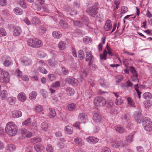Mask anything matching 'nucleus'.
<instances>
[{"instance_id":"obj_59","label":"nucleus","mask_w":152,"mask_h":152,"mask_svg":"<svg viewBox=\"0 0 152 152\" xmlns=\"http://www.w3.org/2000/svg\"><path fill=\"white\" fill-rule=\"evenodd\" d=\"M123 79V77L122 75H119L116 78V81L117 83L120 82Z\"/></svg>"},{"instance_id":"obj_60","label":"nucleus","mask_w":152,"mask_h":152,"mask_svg":"<svg viewBox=\"0 0 152 152\" xmlns=\"http://www.w3.org/2000/svg\"><path fill=\"white\" fill-rule=\"evenodd\" d=\"M128 61V60L126 59H124L123 60V63L125 67L126 68L128 67V64H129Z\"/></svg>"},{"instance_id":"obj_17","label":"nucleus","mask_w":152,"mask_h":152,"mask_svg":"<svg viewBox=\"0 0 152 152\" xmlns=\"http://www.w3.org/2000/svg\"><path fill=\"white\" fill-rule=\"evenodd\" d=\"M66 81L68 83L75 86L77 85V80L74 78H69L66 79Z\"/></svg>"},{"instance_id":"obj_44","label":"nucleus","mask_w":152,"mask_h":152,"mask_svg":"<svg viewBox=\"0 0 152 152\" xmlns=\"http://www.w3.org/2000/svg\"><path fill=\"white\" fill-rule=\"evenodd\" d=\"M31 118H29L23 121V124L26 126H28L31 124Z\"/></svg>"},{"instance_id":"obj_51","label":"nucleus","mask_w":152,"mask_h":152,"mask_svg":"<svg viewBox=\"0 0 152 152\" xmlns=\"http://www.w3.org/2000/svg\"><path fill=\"white\" fill-rule=\"evenodd\" d=\"M48 78L50 81H52L55 79V77L54 74H50L48 75Z\"/></svg>"},{"instance_id":"obj_42","label":"nucleus","mask_w":152,"mask_h":152,"mask_svg":"<svg viewBox=\"0 0 152 152\" xmlns=\"http://www.w3.org/2000/svg\"><path fill=\"white\" fill-rule=\"evenodd\" d=\"M111 142L112 145L113 147L118 148L120 145V144L118 142L115 140H114Z\"/></svg>"},{"instance_id":"obj_30","label":"nucleus","mask_w":152,"mask_h":152,"mask_svg":"<svg viewBox=\"0 0 152 152\" xmlns=\"http://www.w3.org/2000/svg\"><path fill=\"white\" fill-rule=\"evenodd\" d=\"M7 91L5 90H3L0 92V97L1 98L4 100L7 97Z\"/></svg>"},{"instance_id":"obj_47","label":"nucleus","mask_w":152,"mask_h":152,"mask_svg":"<svg viewBox=\"0 0 152 152\" xmlns=\"http://www.w3.org/2000/svg\"><path fill=\"white\" fill-rule=\"evenodd\" d=\"M121 14H123L125 13L126 12L128 11V8L127 7L123 6H122L121 8Z\"/></svg>"},{"instance_id":"obj_38","label":"nucleus","mask_w":152,"mask_h":152,"mask_svg":"<svg viewBox=\"0 0 152 152\" xmlns=\"http://www.w3.org/2000/svg\"><path fill=\"white\" fill-rule=\"evenodd\" d=\"M48 124L46 121L44 122L41 124V127L44 130H47L48 129Z\"/></svg>"},{"instance_id":"obj_54","label":"nucleus","mask_w":152,"mask_h":152,"mask_svg":"<svg viewBox=\"0 0 152 152\" xmlns=\"http://www.w3.org/2000/svg\"><path fill=\"white\" fill-rule=\"evenodd\" d=\"M46 150L48 152H53V149L52 145H48L47 146Z\"/></svg>"},{"instance_id":"obj_12","label":"nucleus","mask_w":152,"mask_h":152,"mask_svg":"<svg viewBox=\"0 0 152 152\" xmlns=\"http://www.w3.org/2000/svg\"><path fill=\"white\" fill-rule=\"evenodd\" d=\"M86 140L91 144H94L98 142L99 139L94 137L90 136L86 139Z\"/></svg>"},{"instance_id":"obj_25","label":"nucleus","mask_w":152,"mask_h":152,"mask_svg":"<svg viewBox=\"0 0 152 152\" xmlns=\"http://www.w3.org/2000/svg\"><path fill=\"white\" fill-rule=\"evenodd\" d=\"M74 142L75 144L79 146H82L83 144L82 139L80 138L77 137L75 138Z\"/></svg>"},{"instance_id":"obj_16","label":"nucleus","mask_w":152,"mask_h":152,"mask_svg":"<svg viewBox=\"0 0 152 152\" xmlns=\"http://www.w3.org/2000/svg\"><path fill=\"white\" fill-rule=\"evenodd\" d=\"M31 22L33 25L34 26H37L41 23L40 19L37 17L32 18L31 19Z\"/></svg>"},{"instance_id":"obj_14","label":"nucleus","mask_w":152,"mask_h":152,"mask_svg":"<svg viewBox=\"0 0 152 152\" xmlns=\"http://www.w3.org/2000/svg\"><path fill=\"white\" fill-rule=\"evenodd\" d=\"M47 111L48 113V115L50 118H53L55 117L56 115V111L53 108H49L48 110Z\"/></svg>"},{"instance_id":"obj_53","label":"nucleus","mask_w":152,"mask_h":152,"mask_svg":"<svg viewBox=\"0 0 152 152\" xmlns=\"http://www.w3.org/2000/svg\"><path fill=\"white\" fill-rule=\"evenodd\" d=\"M133 137V135L131 134L129 135L127 138V142L131 143L132 141V139Z\"/></svg>"},{"instance_id":"obj_48","label":"nucleus","mask_w":152,"mask_h":152,"mask_svg":"<svg viewBox=\"0 0 152 152\" xmlns=\"http://www.w3.org/2000/svg\"><path fill=\"white\" fill-rule=\"evenodd\" d=\"M15 74L18 77L20 78L22 75V72L19 69H17L15 72Z\"/></svg>"},{"instance_id":"obj_5","label":"nucleus","mask_w":152,"mask_h":152,"mask_svg":"<svg viewBox=\"0 0 152 152\" xmlns=\"http://www.w3.org/2000/svg\"><path fill=\"white\" fill-rule=\"evenodd\" d=\"M142 124L144 129L146 131L150 132L152 130V122L149 118L146 117L144 118Z\"/></svg>"},{"instance_id":"obj_35","label":"nucleus","mask_w":152,"mask_h":152,"mask_svg":"<svg viewBox=\"0 0 152 152\" xmlns=\"http://www.w3.org/2000/svg\"><path fill=\"white\" fill-rule=\"evenodd\" d=\"M37 95V93L35 91H33L29 94V98L31 100L35 99Z\"/></svg>"},{"instance_id":"obj_58","label":"nucleus","mask_w":152,"mask_h":152,"mask_svg":"<svg viewBox=\"0 0 152 152\" xmlns=\"http://www.w3.org/2000/svg\"><path fill=\"white\" fill-rule=\"evenodd\" d=\"M7 3V0H0V5L1 6H5Z\"/></svg>"},{"instance_id":"obj_32","label":"nucleus","mask_w":152,"mask_h":152,"mask_svg":"<svg viewBox=\"0 0 152 152\" xmlns=\"http://www.w3.org/2000/svg\"><path fill=\"white\" fill-rule=\"evenodd\" d=\"M73 23L75 26L78 27H82L83 26V23L78 20H73Z\"/></svg>"},{"instance_id":"obj_46","label":"nucleus","mask_w":152,"mask_h":152,"mask_svg":"<svg viewBox=\"0 0 152 152\" xmlns=\"http://www.w3.org/2000/svg\"><path fill=\"white\" fill-rule=\"evenodd\" d=\"M60 25L64 28H65L67 27V24L65 22L62 20H61L59 22Z\"/></svg>"},{"instance_id":"obj_22","label":"nucleus","mask_w":152,"mask_h":152,"mask_svg":"<svg viewBox=\"0 0 152 152\" xmlns=\"http://www.w3.org/2000/svg\"><path fill=\"white\" fill-rule=\"evenodd\" d=\"M18 99L22 102H24L26 99L25 94L23 93H20L18 96Z\"/></svg>"},{"instance_id":"obj_52","label":"nucleus","mask_w":152,"mask_h":152,"mask_svg":"<svg viewBox=\"0 0 152 152\" xmlns=\"http://www.w3.org/2000/svg\"><path fill=\"white\" fill-rule=\"evenodd\" d=\"M0 34L2 36H6L7 34L5 30L3 28H0Z\"/></svg>"},{"instance_id":"obj_15","label":"nucleus","mask_w":152,"mask_h":152,"mask_svg":"<svg viewBox=\"0 0 152 152\" xmlns=\"http://www.w3.org/2000/svg\"><path fill=\"white\" fill-rule=\"evenodd\" d=\"M112 26V24L110 20H108L105 23L104 26V29L106 31H108L110 30Z\"/></svg>"},{"instance_id":"obj_29","label":"nucleus","mask_w":152,"mask_h":152,"mask_svg":"<svg viewBox=\"0 0 152 152\" xmlns=\"http://www.w3.org/2000/svg\"><path fill=\"white\" fill-rule=\"evenodd\" d=\"M115 128L116 131L120 133H122L124 132L125 129L120 126H116Z\"/></svg>"},{"instance_id":"obj_11","label":"nucleus","mask_w":152,"mask_h":152,"mask_svg":"<svg viewBox=\"0 0 152 152\" xmlns=\"http://www.w3.org/2000/svg\"><path fill=\"white\" fill-rule=\"evenodd\" d=\"M20 60L21 62L25 66L29 65L32 64L31 59L26 56L23 57Z\"/></svg>"},{"instance_id":"obj_63","label":"nucleus","mask_w":152,"mask_h":152,"mask_svg":"<svg viewBox=\"0 0 152 152\" xmlns=\"http://www.w3.org/2000/svg\"><path fill=\"white\" fill-rule=\"evenodd\" d=\"M137 152H144V150L143 148L141 146H137Z\"/></svg>"},{"instance_id":"obj_34","label":"nucleus","mask_w":152,"mask_h":152,"mask_svg":"<svg viewBox=\"0 0 152 152\" xmlns=\"http://www.w3.org/2000/svg\"><path fill=\"white\" fill-rule=\"evenodd\" d=\"M142 97L145 99H151L152 98V95L151 93L149 92L144 93L142 96Z\"/></svg>"},{"instance_id":"obj_62","label":"nucleus","mask_w":152,"mask_h":152,"mask_svg":"<svg viewBox=\"0 0 152 152\" xmlns=\"http://www.w3.org/2000/svg\"><path fill=\"white\" fill-rule=\"evenodd\" d=\"M39 31L41 34H43L45 33L46 31V28L45 27H42L39 28Z\"/></svg>"},{"instance_id":"obj_8","label":"nucleus","mask_w":152,"mask_h":152,"mask_svg":"<svg viewBox=\"0 0 152 152\" xmlns=\"http://www.w3.org/2000/svg\"><path fill=\"white\" fill-rule=\"evenodd\" d=\"M130 71L132 75L131 76V79L134 82H137L139 83V80L138 78V74L136 71L133 66H131L130 67Z\"/></svg>"},{"instance_id":"obj_41","label":"nucleus","mask_w":152,"mask_h":152,"mask_svg":"<svg viewBox=\"0 0 152 152\" xmlns=\"http://www.w3.org/2000/svg\"><path fill=\"white\" fill-rule=\"evenodd\" d=\"M127 100L128 102V104L130 106L134 107V105L135 104L134 102H133L132 99L130 97H127Z\"/></svg>"},{"instance_id":"obj_28","label":"nucleus","mask_w":152,"mask_h":152,"mask_svg":"<svg viewBox=\"0 0 152 152\" xmlns=\"http://www.w3.org/2000/svg\"><path fill=\"white\" fill-rule=\"evenodd\" d=\"M34 148L37 152H40L42 151L44 148V147L43 145H35Z\"/></svg>"},{"instance_id":"obj_27","label":"nucleus","mask_w":152,"mask_h":152,"mask_svg":"<svg viewBox=\"0 0 152 152\" xmlns=\"http://www.w3.org/2000/svg\"><path fill=\"white\" fill-rule=\"evenodd\" d=\"M15 146L14 145L9 144L6 147V149L8 151L12 152L15 150Z\"/></svg>"},{"instance_id":"obj_55","label":"nucleus","mask_w":152,"mask_h":152,"mask_svg":"<svg viewBox=\"0 0 152 152\" xmlns=\"http://www.w3.org/2000/svg\"><path fill=\"white\" fill-rule=\"evenodd\" d=\"M61 68L62 70L63 73L64 75H66L69 73L68 70L64 66H62Z\"/></svg>"},{"instance_id":"obj_31","label":"nucleus","mask_w":152,"mask_h":152,"mask_svg":"<svg viewBox=\"0 0 152 152\" xmlns=\"http://www.w3.org/2000/svg\"><path fill=\"white\" fill-rule=\"evenodd\" d=\"M14 12L17 15H20L23 13L22 9L19 7H16L14 9Z\"/></svg>"},{"instance_id":"obj_4","label":"nucleus","mask_w":152,"mask_h":152,"mask_svg":"<svg viewBox=\"0 0 152 152\" xmlns=\"http://www.w3.org/2000/svg\"><path fill=\"white\" fill-rule=\"evenodd\" d=\"M99 4L98 3H94L92 7L88 8L86 11L89 15L94 17L98 13V10L99 7Z\"/></svg>"},{"instance_id":"obj_2","label":"nucleus","mask_w":152,"mask_h":152,"mask_svg":"<svg viewBox=\"0 0 152 152\" xmlns=\"http://www.w3.org/2000/svg\"><path fill=\"white\" fill-rule=\"evenodd\" d=\"M27 43L29 46L35 48H39L41 47L43 45L42 41L37 39H29L27 40Z\"/></svg>"},{"instance_id":"obj_24","label":"nucleus","mask_w":152,"mask_h":152,"mask_svg":"<svg viewBox=\"0 0 152 152\" xmlns=\"http://www.w3.org/2000/svg\"><path fill=\"white\" fill-rule=\"evenodd\" d=\"M65 130L66 133L71 134L73 132V128L69 126H67L65 127Z\"/></svg>"},{"instance_id":"obj_18","label":"nucleus","mask_w":152,"mask_h":152,"mask_svg":"<svg viewBox=\"0 0 152 152\" xmlns=\"http://www.w3.org/2000/svg\"><path fill=\"white\" fill-rule=\"evenodd\" d=\"M22 32V30L21 28L17 26L14 30L13 34L15 36H17L20 35Z\"/></svg>"},{"instance_id":"obj_45","label":"nucleus","mask_w":152,"mask_h":152,"mask_svg":"<svg viewBox=\"0 0 152 152\" xmlns=\"http://www.w3.org/2000/svg\"><path fill=\"white\" fill-rule=\"evenodd\" d=\"M83 40L85 43H89L91 42L92 40L88 36H86L84 37Z\"/></svg>"},{"instance_id":"obj_19","label":"nucleus","mask_w":152,"mask_h":152,"mask_svg":"<svg viewBox=\"0 0 152 152\" xmlns=\"http://www.w3.org/2000/svg\"><path fill=\"white\" fill-rule=\"evenodd\" d=\"M141 114V113L140 111L136 112L134 114V118L138 123H140V121H141L142 119Z\"/></svg>"},{"instance_id":"obj_50","label":"nucleus","mask_w":152,"mask_h":152,"mask_svg":"<svg viewBox=\"0 0 152 152\" xmlns=\"http://www.w3.org/2000/svg\"><path fill=\"white\" fill-rule=\"evenodd\" d=\"M19 4L23 8L25 9L26 7V5L24 0H20Z\"/></svg>"},{"instance_id":"obj_1","label":"nucleus","mask_w":152,"mask_h":152,"mask_svg":"<svg viewBox=\"0 0 152 152\" xmlns=\"http://www.w3.org/2000/svg\"><path fill=\"white\" fill-rule=\"evenodd\" d=\"M5 131L6 133L9 136H14L17 133L18 128L14 123L12 122H10L7 124Z\"/></svg>"},{"instance_id":"obj_10","label":"nucleus","mask_w":152,"mask_h":152,"mask_svg":"<svg viewBox=\"0 0 152 152\" xmlns=\"http://www.w3.org/2000/svg\"><path fill=\"white\" fill-rule=\"evenodd\" d=\"M101 115L98 112H95L93 115V120L95 123H99L101 122Z\"/></svg>"},{"instance_id":"obj_64","label":"nucleus","mask_w":152,"mask_h":152,"mask_svg":"<svg viewBox=\"0 0 152 152\" xmlns=\"http://www.w3.org/2000/svg\"><path fill=\"white\" fill-rule=\"evenodd\" d=\"M102 152H111L110 149L108 147L104 148L102 151Z\"/></svg>"},{"instance_id":"obj_57","label":"nucleus","mask_w":152,"mask_h":152,"mask_svg":"<svg viewBox=\"0 0 152 152\" xmlns=\"http://www.w3.org/2000/svg\"><path fill=\"white\" fill-rule=\"evenodd\" d=\"M107 107L108 108H111L113 107V102L112 101L107 102Z\"/></svg>"},{"instance_id":"obj_20","label":"nucleus","mask_w":152,"mask_h":152,"mask_svg":"<svg viewBox=\"0 0 152 152\" xmlns=\"http://www.w3.org/2000/svg\"><path fill=\"white\" fill-rule=\"evenodd\" d=\"M12 115L13 118H19L22 116V113L20 111H14L12 112Z\"/></svg>"},{"instance_id":"obj_7","label":"nucleus","mask_w":152,"mask_h":152,"mask_svg":"<svg viewBox=\"0 0 152 152\" xmlns=\"http://www.w3.org/2000/svg\"><path fill=\"white\" fill-rule=\"evenodd\" d=\"M86 53V61H89L88 65L91 66L93 63L92 60L94 58V56L92 55V52L91 51L88 50L87 48H85Z\"/></svg>"},{"instance_id":"obj_13","label":"nucleus","mask_w":152,"mask_h":152,"mask_svg":"<svg viewBox=\"0 0 152 152\" xmlns=\"http://www.w3.org/2000/svg\"><path fill=\"white\" fill-rule=\"evenodd\" d=\"M12 64V61L11 58L9 56L7 57L4 62V66L7 67H9Z\"/></svg>"},{"instance_id":"obj_39","label":"nucleus","mask_w":152,"mask_h":152,"mask_svg":"<svg viewBox=\"0 0 152 152\" xmlns=\"http://www.w3.org/2000/svg\"><path fill=\"white\" fill-rule=\"evenodd\" d=\"M66 43L64 42H60L58 44V47L61 50H64L65 48Z\"/></svg>"},{"instance_id":"obj_61","label":"nucleus","mask_w":152,"mask_h":152,"mask_svg":"<svg viewBox=\"0 0 152 152\" xmlns=\"http://www.w3.org/2000/svg\"><path fill=\"white\" fill-rule=\"evenodd\" d=\"M20 131L21 133L25 135L28 131L27 129L25 128H21L20 129Z\"/></svg>"},{"instance_id":"obj_49","label":"nucleus","mask_w":152,"mask_h":152,"mask_svg":"<svg viewBox=\"0 0 152 152\" xmlns=\"http://www.w3.org/2000/svg\"><path fill=\"white\" fill-rule=\"evenodd\" d=\"M80 3L79 1H76L73 4V7L75 8H79L80 7Z\"/></svg>"},{"instance_id":"obj_6","label":"nucleus","mask_w":152,"mask_h":152,"mask_svg":"<svg viewBox=\"0 0 152 152\" xmlns=\"http://www.w3.org/2000/svg\"><path fill=\"white\" fill-rule=\"evenodd\" d=\"M94 103L96 106H102L106 104V101L102 97L99 96L95 99Z\"/></svg>"},{"instance_id":"obj_21","label":"nucleus","mask_w":152,"mask_h":152,"mask_svg":"<svg viewBox=\"0 0 152 152\" xmlns=\"http://www.w3.org/2000/svg\"><path fill=\"white\" fill-rule=\"evenodd\" d=\"M81 20L82 21L81 22L83 23V25H85L90 28L88 26L89 20L87 17L84 16L82 18Z\"/></svg>"},{"instance_id":"obj_36","label":"nucleus","mask_w":152,"mask_h":152,"mask_svg":"<svg viewBox=\"0 0 152 152\" xmlns=\"http://www.w3.org/2000/svg\"><path fill=\"white\" fill-rule=\"evenodd\" d=\"M78 56L81 60H83L85 54L84 52L82 50H80L78 51Z\"/></svg>"},{"instance_id":"obj_40","label":"nucleus","mask_w":152,"mask_h":152,"mask_svg":"<svg viewBox=\"0 0 152 152\" xmlns=\"http://www.w3.org/2000/svg\"><path fill=\"white\" fill-rule=\"evenodd\" d=\"M107 53V51L104 50V51L103 54H100V59L101 60H106Z\"/></svg>"},{"instance_id":"obj_3","label":"nucleus","mask_w":152,"mask_h":152,"mask_svg":"<svg viewBox=\"0 0 152 152\" xmlns=\"http://www.w3.org/2000/svg\"><path fill=\"white\" fill-rule=\"evenodd\" d=\"M10 75L6 71L0 69V81L3 83L8 82L10 78Z\"/></svg>"},{"instance_id":"obj_37","label":"nucleus","mask_w":152,"mask_h":152,"mask_svg":"<svg viewBox=\"0 0 152 152\" xmlns=\"http://www.w3.org/2000/svg\"><path fill=\"white\" fill-rule=\"evenodd\" d=\"M66 92L69 94L70 96L73 95L75 91L74 89L70 87H68L66 89Z\"/></svg>"},{"instance_id":"obj_56","label":"nucleus","mask_w":152,"mask_h":152,"mask_svg":"<svg viewBox=\"0 0 152 152\" xmlns=\"http://www.w3.org/2000/svg\"><path fill=\"white\" fill-rule=\"evenodd\" d=\"M39 70L40 72L43 74H47L48 71L43 67H40L39 68Z\"/></svg>"},{"instance_id":"obj_26","label":"nucleus","mask_w":152,"mask_h":152,"mask_svg":"<svg viewBox=\"0 0 152 152\" xmlns=\"http://www.w3.org/2000/svg\"><path fill=\"white\" fill-rule=\"evenodd\" d=\"M49 65L51 66H54L57 64V62L54 58H52L48 60Z\"/></svg>"},{"instance_id":"obj_23","label":"nucleus","mask_w":152,"mask_h":152,"mask_svg":"<svg viewBox=\"0 0 152 152\" xmlns=\"http://www.w3.org/2000/svg\"><path fill=\"white\" fill-rule=\"evenodd\" d=\"M53 37L56 39H60L62 37L61 33L59 31H55L52 33Z\"/></svg>"},{"instance_id":"obj_9","label":"nucleus","mask_w":152,"mask_h":152,"mask_svg":"<svg viewBox=\"0 0 152 152\" xmlns=\"http://www.w3.org/2000/svg\"><path fill=\"white\" fill-rule=\"evenodd\" d=\"M88 117L87 115L84 113H80L78 116L79 121L81 123L85 124L88 120Z\"/></svg>"},{"instance_id":"obj_33","label":"nucleus","mask_w":152,"mask_h":152,"mask_svg":"<svg viewBox=\"0 0 152 152\" xmlns=\"http://www.w3.org/2000/svg\"><path fill=\"white\" fill-rule=\"evenodd\" d=\"M77 106L74 103H71L68 104L67 107L68 110L69 111H72L75 109Z\"/></svg>"},{"instance_id":"obj_43","label":"nucleus","mask_w":152,"mask_h":152,"mask_svg":"<svg viewBox=\"0 0 152 152\" xmlns=\"http://www.w3.org/2000/svg\"><path fill=\"white\" fill-rule=\"evenodd\" d=\"M35 109L37 112L40 113L43 110V107L40 105H38L35 107Z\"/></svg>"}]
</instances>
